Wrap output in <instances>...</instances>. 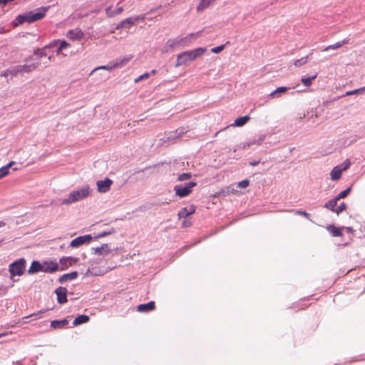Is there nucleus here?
I'll list each match as a JSON object with an SVG mask.
<instances>
[{
	"label": "nucleus",
	"instance_id": "obj_1",
	"mask_svg": "<svg viewBox=\"0 0 365 365\" xmlns=\"http://www.w3.org/2000/svg\"><path fill=\"white\" fill-rule=\"evenodd\" d=\"M202 31H199L195 33L187 34L185 36H180L175 38L169 39L166 41L161 48L162 53H167L173 51L178 47H187L194 43L199 37H200Z\"/></svg>",
	"mask_w": 365,
	"mask_h": 365
},
{
	"label": "nucleus",
	"instance_id": "obj_2",
	"mask_svg": "<svg viewBox=\"0 0 365 365\" xmlns=\"http://www.w3.org/2000/svg\"><path fill=\"white\" fill-rule=\"evenodd\" d=\"M207 52V49L205 47H197L193 49L184 51L177 55L175 66H187L190 62L202 57Z\"/></svg>",
	"mask_w": 365,
	"mask_h": 365
},
{
	"label": "nucleus",
	"instance_id": "obj_3",
	"mask_svg": "<svg viewBox=\"0 0 365 365\" xmlns=\"http://www.w3.org/2000/svg\"><path fill=\"white\" fill-rule=\"evenodd\" d=\"M46 11L47 9L46 8H40L35 11L19 14L13 21L12 25L13 26L16 27L24 23L31 24L38 21L45 16Z\"/></svg>",
	"mask_w": 365,
	"mask_h": 365
},
{
	"label": "nucleus",
	"instance_id": "obj_4",
	"mask_svg": "<svg viewBox=\"0 0 365 365\" xmlns=\"http://www.w3.org/2000/svg\"><path fill=\"white\" fill-rule=\"evenodd\" d=\"M185 133V130L182 128L165 133L163 135L159 137V138L156 140V145L158 146L165 147L173 145L178 141V140L181 138Z\"/></svg>",
	"mask_w": 365,
	"mask_h": 365
},
{
	"label": "nucleus",
	"instance_id": "obj_5",
	"mask_svg": "<svg viewBox=\"0 0 365 365\" xmlns=\"http://www.w3.org/2000/svg\"><path fill=\"white\" fill-rule=\"evenodd\" d=\"M89 192L88 185L83 186L80 189L70 192L67 197L63 199L61 203L63 205H71L86 198L89 195Z\"/></svg>",
	"mask_w": 365,
	"mask_h": 365
},
{
	"label": "nucleus",
	"instance_id": "obj_6",
	"mask_svg": "<svg viewBox=\"0 0 365 365\" xmlns=\"http://www.w3.org/2000/svg\"><path fill=\"white\" fill-rule=\"evenodd\" d=\"M26 259L23 257L19 258L9 266V271L10 273V278L13 279L16 276H21L26 268Z\"/></svg>",
	"mask_w": 365,
	"mask_h": 365
},
{
	"label": "nucleus",
	"instance_id": "obj_7",
	"mask_svg": "<svg viewBox=\"0 0 365 365\" xmlns=\"http://www.w3.org/2000/svg\"><path fill=\"white\" fill-rule=\"evenodd\" d=\"M197 185L194 181H190L183 185H177L174 187L175 195L180 197H185L189 195L192 192V188Z\"/></svg>",
	"mask_w": 365,
	"mask_h": 365
},
{
	"label": "nucleus",
	"instance_id": "obj_8",
	"mask_svg": "<svg viewBox=\"0 0 365 365\" xmlns=\"http://www.w3.org/2000/svg\"><path fill=\"white\" fill-rule=\"evenodd\" d=\"M350 161H344L341 165L334 167L330 172L331 179L334 181L339 180L342 172L347 170L350 167Z\"/></svg>",
	"mask_w": 365,
	"mask_h": 365
},
{
	"label": "nucleus",
	"instance_id": "obj_9",
	"mask_svg": "<svg viewBox=\"0 0 365 365\" xmlns=\"http://www.w3.org/2000/svg\"><path fill=\"white\" fill-rule=\"evenodd\" d=\"M23 166V163L20 161L17 163L16 161H9L8 164L0 168V179L5 177L9 173V170L11 169L13 171L19 170Z\"/></svg>",
	"mask_w": 365,
	"mask_h": 365
},
{
	"label": "nucleus",
	"instance_id": "obj_10",
	"mask_svg": "<svg viewBox=\"0 0 365 365\" xmlns=\"http://www.w3.org/2000/svg\"><path fill=\"white\" fill-rule=\"evenodd\" d=\"M92 239L93 237L89 234L79 236L71 240L70 246L71 247H78L83 245L89 243Z\"/></svg>",
	"mask_w": 365,
	"mask_h": 365
},
{
	"label": "nucleus",
	"instance_id": "obj_11",
	"mask_svg": "<svg viewBox=\"0 0 365 365\" xmlns=\"http://www.w3.org/2000/svg\"><path fill=\"white\" fill-rule=\"evenodd\" d=\"M42 272L53 273L59 271V265L56 262L45 260L41 262Z\"/></svg>",
	"mask_w": 365,
	"mask_h": 365
},
{
	"label": "nucleus",
	"instance_id": "obj_12",
	"mask_svg": "<svg viewBox=\"0 0 365 365\" xmlns=\"http://www.w3.org/2000/svg\"><path fill=\"white\" fill-rule=\"evenodd\" d=\"M78 262V258L73 257H63L59 260V270L63 271L68 269L73 263Z\"/></svg>",
	"mask_w": 365,
	"mask_h": 365
},
{
	"label": "nucleus",
	"instance_id": "obj_13",
	"mask_svg": "<svg viewBox=\"0 0 365 365\" xmlns=\"http://www.w3.org/2000/svg\"><path fill=\"white\" fill-rule=\"evenodd\" d=\"M92 253L94 255H111L112 256L114 255L113 251L110 250L109 244H103L101 247H92L91 248Z\"/></svg>",
	"mask_w": 365,
	"mask_h": 365
},
{
	"label": "nucleus",
	"instance_id": "obj_14",
	"mask_svg": "<svg viewBox=\"0 0 365 365\" xmlns=\"http://www.w3.org/2000/svg\"><path fill=\"white\" fill-rule=\"evenodd\" d=\"M57 296V302L58 304H63L67 302V293L68 290L64 287H58L54 291Z\"/></svg>",
	"mask_w": 365,
	"mask_h": 365
},
{
	"label": "nucleus",
	"instance_id": "obj_15",
	"mask_svg": "<svg viewBox=\"0 0 365 365\" xmlns=\"http://www.w3.org/2000/svg\"><path fill=\"white\" fill-rule=\"evenodd\" d=\"M143 18L140 16L135 17H130L123 21H122L116 27L117 29L122 28H130V26L135 25L140 20H142Z\"/></svg>",
	"mask_w": 365,
	"mask_h": 365
},
{
	"label": "nucleus",
	"instance_id": "obj_16",
	"mask_svg": "<svg viewBox=\"0 0 365 365\" xmlns=\"http://www.w3.org/2000/svg\"><path fill=\"white\" fill-rule=\"evenodd\" d=\"M112 184H113V180L108 178H106L103 180H98L96 183L98 190L100 192H103V193L108 192L110 190Z\"/></svg>",
	"mask_w": 365,
	"mask_h": 365
},
{
	"label": "nucleus",
	"instance_id": "obj_17",
	"mask_svg": "<svg viewBox=\"0 0 365 365\" xmlns=\"http://www.w3.org/2000/svg\"><path fill=\"white\" fill-rule=\"evenodd\" d=\"M57 43H58V41H53L52 42H51L50 43H48V45L45 46L43 48L36 49L34 51V54L37 56V58L38 59H40L44 56H47V52H46L47 49L56 46L57 45Z\"/></svg>",
	"mask_w": 365,
	"mask_h": 365
},
{
	"label": "nucleus",
	"instance_id": "obj_18",
	"mask_svg": "<svg viewBox=\"0 0 365 365\" xmlns=\"http://www.w3.org/2000/svg\"><path fill=\"white\" fill-rule=\"evenodd\" d=\"M83 36V32L79 29L70 30L66 34V37L71 40H81Z\"/></svg>",
	"mask_w": 365,
	"mask_h": 365
},
{
	"label": "nucleus",
	"instance_id": "obj_19",
	"mask_svg": "<svg viewBox=\"0 0 365 365\" xmlns=\"http://www.w3.org/2000/svg\"><path fill=\"white\" fill-rule=\"evenodd\" d=\"M133 55H126L123 57H120L115 60L114 63L116 68H120L125 66L126 64L129 63V61L133 58Z\"/></svg>",
	"mask_w": 365,
	"mask_h": 365
},
{
	"label": "nucleus",
	"instance_id": "obj_20",
	"mask_svg": "<svg viewBox=\"0 0 365 365\" xmlns=\"http://www.w3.org/2000/svg\"><path fill=\"white\" fill-rule=\"evenodd\" d=\"M288 90H289V88H287V87H284V86L278 87L274 91H273L272 92H271L269 94V98L271 99L279 98L283 94H284Z\"/></svg>",
	"mask_w": 365,
	"mask_h": 365
},
{
	"label": "nucleus",
	"instance_id": "obj_21",
	"mask_svg": "<svg viewBox=\"0 0 365 365\" xmlns=\"http://www.w3.org/2000/svg\"><path fill=\"white\" fill-rule=\"evenodd\" d=\"M78 276V273L76 271L71 272L70 273L63 274L58 278V282L63 284L67 281H71L76 279Z\"/></svg>",
	"mask_w": 365,
	"mask_h": 365
},
{
	"label": "nucleus",
	"instance_id": "obj_22",
	"mask_svg": "<svg viewBox=\"0 0 365 365\" xmlns=\"http://www.w3.org/2000/svg\"><path fill=\"white\" fill-rule=\"evenodd\" d=\"M40 272H42L41 262L38 260H34L28 269V274H34Z\"/></svg>",
	"mask_w": 365,
	"mask_h": 365
},
{
	"label": "nucleus",
	"instance_id": "obj_23",
	"mask_svg": "<svg viewBox=\"0 0 365 365\" xmlns=\"http://www.w3.org/2000/svg\"><path fill=\"white\" fill-rule=\"evenodd\" d=\"M155 307V302L150 301L148 303L140 304L137 307V311L139 312H148L153 310Z\"/></svg>",
	"mask_w": 365,
	"mask_h": 365
},
{
	"label": "nucleus",
	"instance_id": "obj_24",
	"mask_svg": "<svg viewBox=\"0 0 365 365\" xmlns=\"http://www.w3.org/2000/svg\"><path fill=\"white\" fill-rule=\"evenodd\" d=\"M58 47L56 50L57 55H61L63 57H66L67 54L64 53L63 51L71 46V45L67 43L65 40H57Z\"/></svg>",
	"mask_w": 365,
	"mask_h": 365
},
{
	"label": "nucleus",
	"instance_id": "obj_25",
	"mask_svg": "<svg viewBox=\"0 0 365 365\" xmlns=\"http://www.w3.org/2000/svg\"><path fill=\"white\" fill-rule=\"evenodd\" d=\"M195 211V207L194 206H191L190 207H183L178 212L179 218H186L189 215L194 213Z\"/></svg>",
	"mask_w": 365,
	"mask_h": 365
},
{
	"label": "nucleus",
	"instance_id": "obj_26",
	"mask_svg": "<svg viewBox=\"0 0 365 365\" xmlns=\"http://www.w3.org/2000/svg\"><path fill=\"white\" fill-rule=\"evenodd\" d=\"M250 119L249 115H245L235 119L233 123L230 125L233 127H242L245 125Z\"/></svg>",
	"mask_w": 365,
	"mask_h": 365
},
{
	"label": "nucleus",
	"instance_id": "obj_27",
	"mask_svg": "<svg viewBox=\"0 0 365 365\" xmlns=\"http://www.w3.org/2000/svg\"><path fill=\"white\" fill-rule=\"evenodd\" d=\"M68 324V320L66 319H61V320H53L51 322V327L53 329H61L63 328Z\"/></svg>",
	"mask_w": 365,
	"mask_h": 365
},
{
	"label": "nucleus",
	"instance_id": "obj_28",
	"mask_svg": "<svg viewBox=\"0 0 365 365\" xmlns=\"http://www.w3.org/2000/svg\"><path fill=\"white\" fill-rule=\"evenodd\" d=\"M89 317L86 314L78 315L73 321V325L76 327L87 323L89 321Z\"/></svg>",
	"mask_w": 365,
	"mask_h": 365
},
{
	"label": "nucleus",
	"instance_id": "obj_29",
	"mask_svg": "<svg viewBox=\"0 0 365 365\" xmlns=\"http://www.w3.org/2000/svg\"><path fill=\"white\" fill-rule=\"evenodd\" d=\"M123 11V8L122 6H118L115 9H113L111 6H108L106 9V14L108 17H113L122 13Z\"/></svg>",
	"mask_w": 365,
	"mask_h": 365
},
{
	"label": "nucleus",
	"instance_id": "obj_30",
	"mask_svg": "<svg viewBox=\"0 0 365 365\" xmlns=\"http://www.w3.org/2000/svg\"><path fill=\"white\" fill-rule=\"evenodd\" d=\"M326 228L333 237H340L343 235L341 229L334 225H328Z\"/></svg>",
	"mask_w": 365,
	"mask_h": 365
},
{
	"label": "nucleus",
	"instance_id": "obj_31",
	"mask_svg": "<svg viewBox=\"0 0 365 365\" xmlns=\"http://www.w3.org/2000/svg\"><path fill=\"white\" fill-rule=\"evenodd\" d=\"M216 0H200L197 11H201L211 6Z\"/></svg>",
	"mask_w": 365,
	"mask_h": 365
},
{
	"label": "nucleus",
	"instance_id": "obj_32",
	"mask_svg": "<svg viewBox=\"0 0 365 365\" xmlns=\"http://www.w3.org/2000/svg\"><path fill=\"white\" fill-rule=\"evenodd\" d=\"M317 78V73L312 76H302L301 78V82L305 87H310L312 84V81Z\"/></svg>",
	"mask_w": 365,
	"mask_h": 365
},
{
	"label": "nucleus",
	"instance_id": "obj_33",
	"mask_svg": "<svg viewBox=\"0 0 365 365\" xmlns=\"http://www.w3.org/2000/svg\"><path fill=\"white\" fill-rule=\"evenodd\" d=\"M116 69L114 63H110L108 65L106 66H100L98 67H96L91 73L92 74L93 72L98 71V70H106L108 71H112L113 70Z\"/></svg>",
	"mask_w": 365,
	"mask_h": 365
},
{
	"label": "nucleus",
	"instance_id": "obj_34",
	"mask_svg": "<svg viewBox=\"0 0 365 365\" xmlns=\"http://www.w3.org/2000/svg\"><path fill=\"white\" fill-rule=\"evenodd\" d=\"M337 200L335 198H333L329 201H327L324 205V207H325L327 210H329L332 211L333 212H335L336 206L337 205Z\"/></svg>",
	"mask_w": 365,
	"mask_h": 365
},
{
	"label": "nucleus",
	"instance_id": "obj_35",
	"mask_svg": "<svg viewBox=\"0 0 365 365\" xmlns=\"http://www.w3.org/2000/svg\"><path fill=\"white\" fill-rule=\"evenodd\" d=\"M38 66V63H33L31 65H24L19 66L18 71L21 72H29L33 70H34L36 68H37Z\"/></svg>",
	"mask_w": 365,
	"mask_h": 365
},
{
	"label": "nucleus",
	"instance_id": "obj_36",
	"mask_svg": "<svg viewBox=\"0 0 365 365\" xmlns=\"http://www.w3.org/2000/svg\"><path fill=\"white\" fill-rule=\"evenodd\" d=\"M348 43V40H344L342 41L336 42L334 44H331L326 47L324 51H328L329 49H336L341 47L343 45Z\"/></svg>",
	"mask_w": 365,
	"mask_h": 365
},
{
	"label": "nucleus",
	"instance_id": "obj_37",
	"mask_svg": "<svg viewBox=\"0 0 365 365\" xmlns=\"http://www.w3.org/2000/svg\"><path fill=\"white\" fill-rule=\"evenodd\" d=\"M351 190V187H347L346 189H345L344 190L341 191V192H339L337 195H336L334 197V198L339 201V200H341V198H344L345 197L346 195H348L350 192Z\"/></svg>",
	"mask_w": 365,
	"mask_h": 365
},
{
	"label": "nucleus",
	"instance_id": "obj_38",
	"mask_svg": "<svg viewBox=\"0 0 365 365\" xmlns=\"http://www.w3.org/2000/svg\"><path fill=\"white\" fill-rule=\"evenodd\" d=\"M114 233H115V230L114 228H111L110 230H109L108 231L102 232L98 234L94 238L99 239V238H102V237H106L108 235H110L114 234Z\"/></svg>",
	"mask_w": 365,
	"mask_h": 365
},
{
	"label": "nucleus",
	"instance_id": "obj_39",
	"mask_svg": "<svg viewBox=\"0 0 365 365\" xmlns=\"http://www.w3.org/2000/svg\"><path fill=\"white\" fill-rule=\"evenodd\" d=\"M307 61H308L307 56L302 57L299 59L296 60L294 63V65L297 67H299V66H302L306 64L307 63Z\"/></svg>",
	"mask_w": 365,
	"mask_h": 365
},
{
	"label": "nucleus",
	"instance_id": "obj_40",
	"mask_svg": "<svg viewBox=\"0 0 365 365\" xmlns=\"http://www.w3.org/2000/svg\"><path fill=\"white\" fill-rule=\"evenodd\" d=\"M191 177H192L191 173H184L179 175V176L178 177V181H184V180L190 179Z\"/></svg>",
	"mask_w": 365,
	"mask_h": 365
},
{
	"label": "nucleus",
	"instance_id": "obj_41",
	"mask_svg": "<svg viewBox=\"0 0 365 365\" xmlns=\"http://www.w3.org/2000/svg\"><path fill=\"white\" fill-rule=\"evenodd\" d=\"M347 205L344 202H341L337 207L335 209V213L339 215L343 211L346 210Z\"/></svg>",
	"mask_w": 365,
	"mask_h": 365
},
{
	"label": "nucleus",
	"instance_id": "obj_42",
	"mask_svg": "<svg viewBox=\"0 0 365 365\" xmlns=\"http://www.w3.org/2000/svg\"><path fill=\"white\" fill-rule=\"evenodd\" d=\"M294 212L295 215L304 216L306 218L309 220L310 215L308 212H307L306 211L298 210H294Z\"/></svg>",
	"mask_w": 365,
	"mask_h": 365
},
{
	"label": "nucleus",
	"instance_id": "obj_43",
	"mask_svg": "<svg viewBox=\"0 0 365 365\" xmlns=\"http://www.w3.org/2000/svg\"><path fill=\"white\" fill-rule=\"evenodd\" d=\"M250 184V181L247 179L243 180L237 183V187L240 188H245Z\"/></svg>",
	"mask_w": 365,
	"mask_h": 365
},
{
	"label": "nucleus",
	"instance_id": "obj_44",
	"mask_svg": "<svg viewBox=\"0 0 365 365\" xmlns=\"http://www.w3.org/2000/svg\"><path fill=\"white\" fill-rule=\"evenodd\" d=\"M225 48V46L224 45H221V46H217V47H214L211 49V52L214 53H220Z\"/></svg>",
	"mask_w": 365,
	"mask_h": 365
},
{
	"label": "nucleus",
	"instance_id": "obj_45",
	"mask_svg": "<svg viewBox=\"0 0 365 365\" xmlns=\"http://www.w3.org/2000/svg\"><path fill=\"white\" fill-rule=\"evenodd\" d=\"M149 76H150V75L148 73H145L143 75L138 76L136 79H135V82L138 83L140 81L148 78Z\"/></svg>",
	"mask_w": 365,
	"mask_h": 365
},
{
	"label": "nucleus",
	"instance_id": "obj_46",
	"mask_svg": "<svg viewBox=\"0 0 365 365\" xmlns=\"http://www.w3.org/2000/svg\"><path fill=\"white\" fill-rule=\"evenodd\" d=\"M359 93H360V90L355 89L353 91H347L346 93L345 96H351V95L359 94Z\"/></svg>",
	"mask_w": 365,
	"mask_h": 365
},
{
	"label": "nucleus",
	"instance_id": "obj_47",
	"mask_svg": "<svg viewBox=\"0 0 365 365\" xmlns=\"http://www.w3.org/2000/svg\"><path fill=\"white\" fill-rule=\"evenodd\" d=\"M259 162H260V161H250V165L251 166L255 167V166H257V165L259 163Z\"/></svg>",
	"mask_w": 365,
	"mask_h": 365
},
{
	"label": "nucleus",
	"instance_id": "obj_48",
	"mask_svg": "<svg viewBox=\"0 0 365 365\" xmlns=\"http://www.w3.org/2000/svg\"><path fill=\"white\" fill-rule=\"evenodd\" d=\"M44 312H45L44 310H41L37 313H34V314H31V316H38V314L43 313Z\"/></svg>",
	"mask_w": 365,
	"mask_h": 365
},
{
	"label": "nucleus",
	"instance_id": "obj_49",
	"mask_svg": "<svg viewBox=\"0 0 365 365\" xmlns=\"http://www.w3.org/2000/svg\"><path fill=\"white\" fill-rule=\"evenodd\" d=\"M1 290H4V293H6V287H4L3 285H0V292Z\"/></svg>",
	"mask_w": 365,
	"mask_h": 365
},
{
	"label": "nucleus",
	"instance_id": "obj_50",
	"mask_svg": "<svg viewBox=\"0 0 365 365\" xmlns=\"http://www.w3.org/2000/svg\"><path fill=\"white\" fill-rule=\"evenodd\" d=\"M357 90H360V93H365V87L358 88Z\"/></svg>",
	"mask_w": 365,
	"mask_h": 365
},
{
	"label": "nucleus",
	"instance_id": "obj_51",
	"mask_svg": "<svg viewBox=\"0 0 365 365\" xmlns=\"http://www.w3.org/2000/svg\"><path fill=\"white\" fill-rule=\"evenodd\" d=\"M7 1V0H0V4H6Z\"/></svg>",
	"mask_w": 365,
	"mask_h": 365
},
{
	"label": "nucleus",
	"instance_id": "obj_52",
	"mask_svg": "<svg viewBox=\"0 0 365 365\" xmlns=\"http://www.w3.org/2000/svg\"><path fill=\"white\" fill-rule=\"evenodd\" d=\"M5 225V222L3 221H0V227H4Z\"/></svg>",
	"mask_w": 365,
	"mask_h": 365
},
{
	"label": "nucleus",
	"instance_id": "obj_53",
	"mask_svg": "<svg viewBox=\"0 0 365 365\" xmlns=\"http://www.w3.org/2000/svg\"><path fill=\"white\" fill-rule=\"evenodd\" d=\"M48 60H49V61H52L53 57H52L51 56H49L48 57Z\"/></svg>",
	"mask_w": 365,
	"mask_h": 365
},
{
	"label": "nucleus",
	"instance_id": "obj_54",
	"mask_svg": "<svg viewBox=\"0 0 365 365\" xmlns=\"http://www.w3.org/2000/svg\"><path fill=\"white\" fill-rule=\"evenodd\" d=\"M347 230H348V231H351V230H352V228H351V227H347Z\"/></svg>",
	"mask_w": 365,
	"mask_h": 365
},
{
	"label": "nucleus",
	"instance_id": "obj_55",
	"mask_svg": "<svg viewBox=\"0 0 365 365\" xmlns=\"http://www.w3.org/2000/svg\"><path fill=\"white\" fill-rule=\"evenodd\" d=\"M150 168H151V167L146 168H145V170H149V169H150Z\"/></svg>",
	"mask_w": 365,
	"mask_h": 365
},
{
	"label": "nucleus",
	"instance_id": "obj_56",
	"mask_svg": "<svg viewBox=\"0 0 365 365\" xmlns=\"http://www.w3.org/2000/svg\"><path fill=\"white\" fill-rule=\"evenodd\" d=\"M152 73H155V70L152 71Z\"/></svg>",
	"mask_w": 365,
	"mask_h": 365
}]
</instances>
